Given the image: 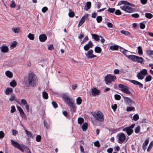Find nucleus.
Instances as JSON below:
<instances>
[{
    "mask_svg": "<svg viewBox=\"0 0 153 153\" xmlns=\"http://www.w3.org/2000/svg\"><path fill=\"white\" fill-rule=\"evenodd\" d=\"M38 79L37 77L33 73H30L28 76V80L26 78H24L23 84L26 87L29 85L35 86L37 85Z\"/></svg>",
    "mask_w": 153,
    "mask_h": 153,
    "instance_id": "obj_1",
    "label": "nucleus"
},
{
    "mask_svg": "<svg viewBox=\"0 0 153 153\" xmlns=\"http://www.w3.org/2000/svg\"><path fill=\"white\" fill-rule=\"evenodd\" d=\"M122 2L124 5L121 6L120 7V8L122 10L126 12L129 13H132L134 11V9L130 6L134 7L135 6V5L134 4H131L129 2L125 1H123Z\"/></svg>",
    "mask_w": 153,
    "mask_h": 153,
    "instance_id": "obj_2",
    "label": "nucleus"
},
{
    "mask_svg": "<svg viewBox=\"0 0 153 153\" xmlns=\"http://www.w3.org/2000/svg\"><path fill=\"white\" fill-rule=\"evenodd\" d=\"M62 97L64 101L70 106L71 107L74 109L76 108L74 100L71 99L68 95L65 94H63Z\"/></svg>",
    "mask_w": 153,
    "mask_h": 153,
    "instance_id": "obj_3",
    "label": "nucleus"
},
{
    "mask_svg": "<svg viewBox=\"0 0 153 153\" xmlns=\"http://www.w3.org/2000/svg\"><path fill=\"white\" fill-rule=\"evenodd\" d=\"M128 58L133 62L142 64L144 61V59L142 57L135 55H130L127 56Z\"/></svg>",
    "mask_w": 153,
    "mask_h": 153,
    "instance_id": "obj_4",
    "label": "nucleus"
},
{
    "mask_svg": "<svg viewBox=\"0 0 153 153\" xmlns=\"http://www.w3.org/2000/svg\"><path fill=\"white\" fill-rule=\"evenodd\" d=\"M93 117L97 120L100 122H103L104 120V116L102 113L100 111H97L92 114Z\"/></svg>",
    "mask_w": 153,
    "mask_h": 153,
    "instance_id": "obj_5",
    "label": "nucleus"
},
{
    "mask_svg": "<svg viewBox=\"0 0 153 153\" xmlns=\"http://www.w3.org/2000/svg\"><path fill=\"white\" fill-rule=\"evenodd\" d=\"M116 79V77L115 76L109 74H107L105 77L104 79L106 84L108 85L109 84L111 83Z\"/></svg>",
    "mask_w": 153,
    "mask_h": 153,
    "instance_id": "obj_6",
    "label": "nucleus"
},
{
    "mask_svg": "<svg viewBox=\"0 0 153 153\" xmlns=\"http://www.w3.org/2000/svg\"><path fill=\"white\" fill-rule=\"evenodd\" d=\"M117 137L118 139V142L120 143H122L126 140V136L123 133H120L118 134Z\"/></svg>",
    "mask_w": 153,
    "mask_h": 153,
    "instance_id": "obj_7",
    "label": "nucleus"
},
{
    "mask_svg": "<svg viewBox=\"0 0 153 153\" xmlns=\"http://www.w3.org/2000/svg\"><path fill=\"white\" fill-rule=\"evenodd\" d=\"M122 97L124 99L126 105H128L131 106L132 105H135V102L130 98L123 96H122Z\"/></svg>",
    "mask_w": 153,
    "mask_h": 153,
    "instance_id": "obj_8",
    "label": "nucleus"
},
{
    "mask_svg": "<svg viewBox=\"0 0 153 153\" xmlns=\"http://www.w3.org/2000/svg\"><path fill=\"white\" fill-rule=\"evenodd\" d=\"M93 53V51L92 49H90L85 53V55L88 59H91L97 57V56L94 55Z\"/></svg>",
    "mask_w": 153,
    "mask_h": 153,
    "instance_id": "obj_9",
    "label": "nucleus"
},
{
    "mask_svg": "<svg viewBox=\"0 0 153 153\" xmlns=\"http://www.w3.org/2000/svg\"><path fill=\"white\" fill-rule=\"evenodd\" d=\"M100 91L95 88H93L91 89V92L93 96H96L99 95L100 93Z\"/></svg>",
    "mask_w": 153,
    "mask_h": 153,
    "instance_id": "obj_10",
    "label": "nucleus"
},
{
    "mask_svg": "<svg viewBox=\"0 0 153 153\" xmlns=\"http://www.w3.org/2000/svg\"><path fill=\"white\" fill-rule=\"evenodd\" d=\"M88 14H87L84 16H83L81 18L80 21H79V24L78 26H81L82 24L84 22L85 20V19H86L88 18Z\"/></svg>",
    "mask_w": 153,
    "mask_h": 153,
    "instance_id": "obj_11",
    "label": "nucleus"
},
{
    "mask_svg": "<svg viewBox=\"0 0 153 153\" xmlns=\"http://www.w3.org/2000/svg\"><path fill=\"white\" fill-rule=\"evenodd\" d=\"M92 46L93 43L91 41H90L88 44L84 46L83 48L85 50L87 51L89 50L90 48H92Z\"/></svg>",
    "mask_w": 153,
    "mask_h": 153,
    "instance_id": "obj_12",
    "label": "nucleus"
},
{
    "mask_svg": "<svg viewBox=\"0 0 153 153\" xmlns=\"http://www.w3.org/2000/svg\"><path fill=\"white\" fill-rule=\"evenodd\" d=\"M130 82L134 84L137 85L140 88H143V85L140 82L135 80H130Z\"/></svg>",
    "mask_w": 153,
    "mask_h": 153,
    "instance_id": "obj_13",
    "label": "nucleus"
},
{
    "mask_svg": "<svg viewBox=\"0 0 153 153\" xmlns=\"http://www.w3.org/2000/svg\"><path fill=\"white\" fill-rule=\"evenodd\" d=\"M122 131H126L128 136L131 134L133 132V131L132 129L129 128L127 127L124 128Z\"/></svg>",
    "mask_w": 153,
    "mask_h": 153,
    "instance_id": "obj_14",
    "label": "nucleus"
},
{
    "mask_svg": "<svg viewBox=\"0 0 153 153\" xmlns=\"http://www.w3.org/2000/svg\"><path fill=\"white\" fill-rule=\"evenodd\" d=\"M1 52L2 53H5L8 51L9 50L8 47L7 46L3 45L0 47Z\"/></svg>",
    "mask_w": 153,
    "mask_h": 153,
    "instance_id": "obj_15",
    "label": "nucleus"
},
{
    "mask_svg": "<svg viewBox=\"0 0 153 153\" xmlns=\"http://www.w3.org/2000/svg\"><path fill=\"white\" fill-rule=\"evenodd\" d=\"M39 39L41 42H44L46 40L47 37L45 34H42L39 36Z\"/></svg>",
    "mask_w": 153,
    "mask_h": 153,
    "instance_id": "obj_16",
    "label": "nucleus"
},
{
    "mask_svg": "<svg viewBox=\"0 0 153 153\" xmlns=\"http://www.w3.org/2000/svg\"><path fill=\"white\" fill-rule=\"evenodd\" d=\"M11 30L15 33H19L20 32V29L19 27L15 28L12 27Z\"/></svg>",
    "mask_w": 153,
    "mask_h": 153,
    "instance_id": "obj_17",
    "label": "nucleus"
},
{
    "mask_svg": "<svg viewBox=\"0 0 153 153\" xmlns=\"http://www.w3.org/2000/svg\"><path fill=\"white\" fill-rule=\"evenodd\" d=\"M91 6V3L90 2L88 1L87 2L86 5L84 7V10L87 11L90 8Z\"/></svg>",
    "mask_w": 153,
    "mask_h": 153,
    "instance_id": "obj_18",
    "label": "nucleus"
},
{
    "mask_svg": "<svg viewBox=\"0 0 153 153\" xmlns=\"http://www.w3.org/2000/svg\"><path fill=\"white\" fill-rule=\"evenodd\" d=\"M118 86L119 88H120L121 90L123 92L127 87L126 86L121 84H119Z\"/></svg>",
    "mask_w": 153,
    "mask_h": 153,
    "instance_id": "obj_19",
    "label": "nucleus"
},
{
    "mask_svg": "<svg viewBox=\"0 0 153 153\" xmlns=\"http://www.w3.org/2000/svg\"><path fill=\"white\" fill-rule=\"evenodd\" d=\"M11 144L16 148H17V147L19 146V144L16 141H14L13 140L11 139Z\"/></svg>",
    "mask_w": 153,
    "mask_h": 153,
    "instance_id": "obj_20",
    "label": "nucleus"
},
{
    "mask_svg": "<svg viewBox=\"0 0 153 153\" xmlns=\"http://www.w3.org/2000/svg\"><path fill=\"white\" fill-rule=\"evenodd\" d=\"M120 51L121 52H122L124 55L126 56L127 57V56H128L129 55H127V53L128 51L123 48H120Z\"/></svg>",
    "mask_w": 153,
    "mask_h": 153,
    "instance_id": "obj_21",
    "label": "nucleus"
},
{
    "mask_svg": "<svg viewBox=\"0 0 153 153\" xmlns=\"http://www.w3.org/2000/svg\"><path fill=\"white\" fill-rule=\"evenodd\" d=\"M91 35L93 38H94L95 40L97 41H99L100 40V38L96 34H91Z\"/></svg>",
    "mask_w": 153,
    "mask_h": 153,
    "instance_id": "obj_22",
    "label": "nucleus"
},
{
    "mask_svg": "<svg viewBox=\"0 0 153 153\" xmlns=\"http://www.w3.org/2000/svg\"><path fill=\"white\" fill-rule=\"evenodd\" d=\"M120 33L126 36H129L131 35V33L129 32L124 30H121Z\"/></svg>",
    "mask_w": 153,
    "mask_h": 153,
    "instance_id": "obj_23",
    "label": "nucleus"
},
{
    "mask_svg": "<svg viewBox=\"0 0 153 153\" xmlns=\"http://www.w3.org/2000/svg\"><path fill=\"white\" fill-rule=\"evenodd\" d=\"M5 74L9 78H11L13 76V74L10 71H7L5 72Z\"/></svg>",
    "mask_w": 153,
    "mask_h": 153,
    "instance_id": "obj_24",
    "label": "nucleus"
},
{
    "mask_svg": "<svg viewBox=\"0 0 153 153\" xmlns=\"http://www.w3.org/2000/svg\"><path fill=\"white\" fill-rule=\"evenodd\" d=\"M88 124L86 123H85L83 124L82 127V128L83 131H86L88 128Z\"/></svg>",
    "mask_w": 153,
    "mask_h": 153,
    "instance_id": "obj_25",
    "label": "nucleus"
},
{
    "mask_svg": "<svg viewBox=\"0 0 153 153\" xmlns=\"http://www.w3.org/2000/svg\"><path fill=\"white\" fill-rule=\"evenodd\" d=\"M13 92V89L11 88H7L6 89L5 94L7 95H8L10 93H12Z\"/></svg>",
    "mask_w": 153,
    "mask_h": 153,
    "instance_id": "obj_26",
    "label": "nucleus"
},
{
    "mask_svg": "<svg viewBox=\"0 0 153 153\" xmlns=\"http://www.w3.org/2000/svg\"><path fill=\"white\" fill-rule=\"evenodd\" d=\"M137 76L139 79L141 80L143 79L145 76L140 72L137 74Z\"/></svg>",
    "mask_w": 153,
    "mask_h": 153,
    "instance_id": "obj_27",
    "label": "nucleus"
},
{
    "mask_svg": "<svg viewBox=\"0 0 153 153\" xmlns=\"http://www.w3.org/2000/svg\"><path fill=\"white\" fill-rule=\"evenodd\" d=\"M94 51L97 53H100L101 52L102 49L100 47L97 46L94 48Z\"/></svg>",
    "mask_w": 153,
    "mask_h": 153,
    "instance_id": "obj_28",
    "label": "nucleus"
},
{
    "mask_svg": "<svg viewBox=\"0 0 153 153\" xmlns=\"http://www.w3.org/2000/svg\"><path fill=\"white\" fill-rule=\"evenodd\" d=\"M42 97L45 99L47 100L48 98V93L45 91L42 92Z\"/></svg>",
    "mask_w": 153,
    "mask_h": 153,
    "instance_id": "obj_29",
    "label": "nucleus"
},
{
    "mask_svg": "<svg viewBox=\"0 0 153 153\" xmlns=\"http://www.w3.org/2000/svg\"><path fill=\"white\" fill-rule=\"evenodd\" d=\"M140 72L144 76L148 74L147 71L146 69H143Z\"/></svg>",
    "mask_w": 153,
    "mask_h": 153,
    "instance_id": "obj_30",
    "label": "nucleus"
},
{
    "mask_svg": "<svg viewBox=\"0 0 153 153\" xmlns=\"http://www.w3.org/2000/svg\"><path fill=\"white\" fill-rule=\"evenodd\" d=\"M82 100L80 97H78L76 99V104L78 105H80L81 104Z\"/></svg>",
    "mask_w": 153,
    "mask_h": 153,
    "instance_id": "obj_31",
    "label": "nucleus"
},
{
    "mask_svg": "<svg viewBox=\"0 0 153 153\" xmlns=\"http://www.w3.org/2000/svg\"><path fill=\"white\" fill-rule=\"evenodd\" d=\"M10 85L11 87H14L16 86L17 83L15 80H13L10 83Z\"/></svg>",
    "mask_w": 153,
    "mask_h": 153,
    "instance_id": "obj_32",
    "label": "nucleus"
},
{
    "mask_svg": "<svg viewBox=\"0 0 153 153\" xmlns=\"http://www.w3.org/2000/svg\"><path fill=\"white\" fill-rule=\"evenodd\" d=\"M138 53L139 55H141L143 53V52L142 48L141 46H139L137 47Z\"/></svg>",
    "mask_w": 153,
    "mask_h": 153,
    "instance_id": "obj_33",
    "label": "nucleus"
},
{
    "mask_svg": "<svg viewBox=\"0 0 153 153\" xmlns=\"http://www.w3.org/2000/svg\"><path fill=\"white\" fill-rule=\"evenodd\" d=\"M118 49V46L117 45L111 46L110 47V49L112 50H117Z\"/></svg>",
    "mask_w": 153,
    "mask_h": 153,
    "instance_id": "obj_34",
    "label": "nucleus"
},
{
    "mask_svg": "<svg viewBox=\"0 0 153 153\" xmlns=\"http://www.w3.org/2000/svg\"><path fill=\"white\" fill-rule=\"evenodd\" d=\"M152 79V77L149 75H148L146 77L145 81L146 82L150 81Z\"/></svg>",
    "mask_w": 153,
    "mask_h": 153,
    "instance_id": "obj_35",
    "label": "nucleus"
},
{
    "mask_svg": "<svg viewBox=\"0 0 153 153\" xmlns=\"http://www.w3.org/2000/svg\"><path fill=\"white\" fill-rule=\"evenodd\" d=\"M27 37L30 40H33L34 38V34L29 33L27 36Z\"/></svg>",
    "mask_w": 153,
    "mask_h": 153,
    "instance_id": "obj_36",
    "label": "nucleus"
},
{
    "mask_svg": "<svg viewBox=\"0 0 153 153\" xmlns=\"http://www.w3.org/2000/svg\"><path fill=\"white\" fill-rule=\"evenodd\" d=\"M145 16L146 18L150 19L153 17V15L150 13H147L145 14Z\"/></svg>",
    "mask_w": 153,
    "mask_h": 153,
    "instance_id": "obj_37",
    "label": "nucleus"
},
{
    "mask_svg": "<svg viewBox=\"0 0 153 153\" xmlns=\"http://www.w3.org/2000/svg\"><path fill=\"white\" fill-rule=\"evenodd\" d=\"M78 123L79 124H81L84 122V119L82 118L79 117L78 118Z\"/></svg>",
    "mask_w": 153,
    "mask_h": 153,
    "instance_id": "obj_38",
    "label": "nucleus"
},
{
    "mask_svg": "<svg viewBox=\"0 0 153 153\" xmlns=\"http://www.w3.org/2000/svg\"><path fill=\"white\" fill-rule=\"evenodd\" d=\"M135 110V108L133 107H128L126 108V111H131Z\"/></svg>",
    "mask_w": 153,
    "mask_h": 153,
    "instance_id": "obj_39",
    "label": "nucleus"
},
{
    "mask_svg": "<svg viewBox=\"0 0 153 153\" xmlns=\"http://www.w3.org/2000/svg\"><path fill=\"white\" fill-rule=\"evenodd\" d=\"M25 131L28 137H30L32 136V134L30 132L28 131L26 129L25 130Z\"/></svg>",
    "mask_w": 153,
    "mask_h": 153,
    "instance_id": "obj_40",
    "label": "nucleus"
},
{
    "mask_svg": "<svg viewBox=\"0 0 153 153\" xmlns=\"http://www.w3.org/2000/svg\"><path fill=\"white\" fill-rule=\"evenodd\" d=\"M115 11V9L114 8H109L107 10V11L111 13H114Z\"/></svg>",
    "mask_w": 153,
    "mask_h": 153,
    "instance_id": "obj_41",
    "label": "nucleus"
},
{
    "mask_svg": "<svg viewBox=\"0 0 153 153\" xmlns=\"http://www.w3.org/2000/svg\"><path fill=\"white\" fill-rule=\"evenodd\" d=\"M96 20H97V22H98V23L100 22L102 20V16H98L97 17Z\"/></svg>",
    "mask_w": 153,
    "mask_h": 153,
    "instance_id": "obj_42",
    "label": "nucleus"
},
{
    "mask_svg": "<svg viewBox=\"0 0 153 153\" xmlns=\"http://www.w3.org/2000/svg\"><path fill=\"white\" fill-rule=\"evenodd\" d=\"M139 118V116L138 114H135L133 117V120L134 121H136Z\"/></svg>",
    "mask_w": 153,
    "mask_h": 153,
    "instance_id": "obj_43",
    "label": "nucleus"
},
{
    "mask_svg": "<svg viewBox=\"0 0 153 153\" xmlns=\"http://www.w3.org/2000/svg\"><path fill=\"white\" fill-rule=\"evenodd\" d=\"M74 13L71 11V10H69V12L68 13L69 16L71 17H72L74 16Z\"/></svg>",
    "mask_w": 153,
    "mask_h": 153,
    "instance_id": "obj_44",
    "label": "nucleus"
},
{
    "mask_svg": "<svg viewBox=\"0 0 153 153\" xmlns=\"http://www.w3.org/2000/svg\"><path fill=\"white\" fill-rule=\"evenodd\" d=\"M125 93L128 94H131L130 91L129 90V88L128 87H127L125 90L124 91H123Z\"/></svg>",
    "mask_w": 153,
    "mask_h": 153,
    "instance_id": "obj_45",
    "label": "nucleus"
},
{
    "mask_svg": "<svg viewBox=\"0 0 153 153\" xmlns=\"http://www.w3.org/2000/svg\"><path fill=\"white\" fill-rule=\"evenodd\" d=\"M114 98L116 100H120L121 99L120 96L117 94H116L114 95Z\"/></svg>",
    "mask_w": 153,
    "mask_h": 153,
    "instance_id": "obj_46",
    "label": "nucleus"
},
{
    "mask_svg": "<svg viewBox=\"0 0 153 153\" xmlns=\"http://www.w3.org/2000/svg\"><path fill=\"white\" fill-rule=\"evenodd\" d=\"M11 4L10 5V6L12 8H13L15 7L16 4H15V2L14 1L12 0L11 1Z\"/></svg>",
    "mask_w": 153,
    "mask_h": 153,
    "instance_id": "obj_47",
    "label": "nucleus"
},
{
    "mask_svg": "<svg viewBox=\"0 0 153 153\" xmlns=\"http://www.w3.org/2000/svg\"><path fill=\"white\" fill-rule=\"evenodd\" d=\"M140 127L139 126H138L136 128L135 130V132L136 133H138L140 131Z\"/></svg>",
    "mask_w": 153,
    "mask_h": 153,
    "instance_id": "obj_48",
    "label": "nucleus"
},
{
    "mask_svg": "<svg viewBox=\"0 0 153 153\" xmlns=\"http://www.w3.org/2000/svg\"><path fill=\"white\" fill-rule=\"evenodd\" d=\"M153 146V142H152L150 143V144L149 146V147L147 149V151L149 152L150 150V149Z\"/></svg>",
    "mask_w": 153,
    "mask_h": 153,
    "instance_id": "obj_49",
    "label": "nucleus"
},
{
    "mask_svg": "<svg viewBox=\"0 0 153 153\" xmlns=\"http://www.w3.org/2000/svg\"><path fill=\"white\" fill-rule=\"evenodd\" d=\"M146 53L149 55H153V51L151 50H148L146 51Z\"/></svg>",
    "mask_w": 153,
    "mask_h": 153,
    "instance_id": "obj_50",
    "label": "nucleus"
},
{
    "mask_svg": "<svg viewBox=\"0 0 153 153\" xmlns=\"http://www.w3.org/2000/svg\"><path fill=\"white\" fill-rule=\"evenodd\" d=\"M88 36H86L84 38V39L81 42V44H82L83 43L85 42H86V41L88 40Z\"/></svg>",
    "mask_w": 153,
    "mask_h": 153,
    "instance_id": "obj_51",
    "label": "nucleus"
},
{
    "mask_svg": "<svg viewBox=\"0 0 153 153\" xmlns=\"http://www.w3.org/2000/svg\"><path fill=\"white\" fill-rule=\"evenodd\" d=\"M48 10V8L46 7H44L42 9V11L43 13H45Z\"/></svg>",
    "mask_w": 153,
    "mask_h": 153,
    "instance_id": "obj_52",
    "label": "nucleus"
},
{
    "mask_svg": "<svg viewBox=\"0 0 153 153\" xmlns=\"http://www.w3.org/2000/svg\"><path fill=\"white\" fill-rule=\"evenodd\" d=\"M21 103L23 105L27 104V102L25 99H22L21 100Z\"/></svg>",
    "mask_w": 153,
    "mask_h": 153,
    "instance_id": "obj_53",
    "label": "nucleus"
},
{
    "mask_svg": "<svg viewBox=\"0 0 153 153\" xmlns=\"http://www.w3.org/2000/svg\"><path fill=\"white\" fill-rule=\"evenodd\" d=\"M15 98V97L14 94H13L11 97L10 98L9 100L10 101L12 102L14 100Z\"/></svg>",
    "mask_w": 153,
    "mask_h": 153,
    "instance_id": "obj_54",
    "label": "nucleus"
},
{
    "mask_svg": "<svg viewBox=\"0 0 153 153\" xmlns=\"http://www.w3.org/2000/svg\"><path fill=\"white\" fill-rule=\"evenodd\" d=\"M94 145L95 146L97 147L98 148L100 146L99 142L98 141H96L94 142Z\"/></svg>",
    "mask_w": 153,
    "mask_h": 153,
    "instance_id": "obj_55",
    "label": "nucleus"
},
{
    "mask_svg": "<svg viewBox=\"0 0 153 153\" xmlns=\"http://www.w3.org/2000/svg\"><path fill=\"white\" fill-rule=\"evenodd\" d=\"M140 27L141 29H143L145 28V24L142 23H140Z\"/></svg>",
    "mask_w": 153,
    "mask_h": 153,
    "instance_id": "obj_56",
    "label": "nucleus"
},
{
    "mask_svg": "<svg viewBox=\"0 0 153 153\" xmlns=\"http://www.w3.org/2000/svg\"><path fill=\"white\" fill-rule=\"evenodd\" d=\"M16 111V108L13 105L11 107V110H10V112L11 113H14Z\"/></svg>",
    "mask_w": 153,
    "mask_h": 153,
    "instance_id": "obj_57",
    "label": "nucleus"
},
{
    "mask_svg": "<svg viewBox=\"0 0 153 153\" xmlns=\"http://www.w3.org/2000/svg\"><path fill=\"white\" fill-rule=\"evenodd\" d=\"M131 16L133 17L134 18H137L139 17V15L138 13H135L132 14L131 15Z\"/></svg>",
    "mask_w": 153,
    "mask_h": 153,
    "instance_id": "obj_58",
    "label": "nucleus"
},
{
    "mask_svg": "<svg viewBox=\"0 0 153 153\" xmlns=\"http://www.w3.org/2000/svg\"><path fill=\"white\" fill-rule=\"evenodd\" d=\"M52 104L53 107L55 108H56L58 107V105L57 103L54 101H53L52 102Z\"/></svg>",
    "mask_w": 153,
    "mask_h": 153,
    "instance_id": "obj_59",
    "label": "nucleus"
},
{
    "mask_svg": "<svg viewBox=\"0 0 153 153\" xmlns=\"http://www.w3.org/2000/svg\"><path fill=\"white\" fill-rule=\"evenodd\" d=\"M111 108L113 109L114 111H115L117 108V105L116 104H114V105L111 106Z\"/></svg>",
    "mask_w": 153,
    "mask_h": 153,
    "instance_id": "obj_60",
    "label": "nucleus"
},
{
    "mask_svg": "<svg viewBox=\"0 0 153 153\" xmlns=\"http://www.w3.org/2000/svg\"><path fill=\"white\" fill-rule=\"evenodd\" d=\"M149 143V140H146L145 141L144 143L143 144V146H146L148 145Z\"/></svg>",
    "mask_w": 153,
    "mask_h": 153,
    "instance_id": "obj_61",
    "label": "nucleus"
},
{
    "mask_svg": "<svg viewBox=\"0 0 153 153\" xmlns=\"http://www.w3.org/2000/svg\"><path fill=\"white\" fill-rule=\"evenodd\" d=\"M4 134L2 131H0V138H2L4 137Z\"/></svg>",
    "mask_w": 153,
    "mask_h": 153,
    "instance_id": "obj_62",
    "label": "nucleus"
},
{
    "mask_svg": "<svg viewBox=\"0 0 153 153\" xmlns=\"http://www.w3.org/2000/svg\"><path fill=\"white\" fill-rule=\"evenodd\" d=\"M115 14L117 15H120L121 14L120 11L118 10H117L115 11Z\"/></svg>",
    "mask_w": 153,
    "mask_h": 153,
    "instance_id": "obj_63",
    "label": "nucleus"
},
{
    "mask_svg": "<svg viewBox=\"0 0 153 153\" xmlns=\"http://www.w3.org/2000/svg\"><path fill=\"white\" fill-rule=\"evenodd\" d=\"M21 116L22 117H24L25 116V114L23 110L19 112Z\"/></svg>",
    "mask_w": 153,
    "mask_h": 153,
    "instance_id": "obj_64",
    "label": "nucleus"
}]
</instances>
